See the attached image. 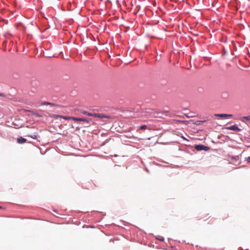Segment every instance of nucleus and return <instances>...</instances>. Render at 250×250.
<instances>
[{
  "mask_svg": "<svg viewBox=\"0 0 250 250\" xmlns=\"http://www.w3.org/2000/svg\"><path fill=\"white\" fill-rule=\"evenodd\" d=\"M92 116L94 117L99 118L101 119L103 118H106V119H113L114 117L110 116H106L104 115L103 114H99V113H94L93 114Z\"/></svg>",
  "mask_w": 250,
  "mask_h": 250,
  "instance_id": "nucleus-1",
  "label": "nucleus"
},
{
  "mask_svg": "<svg viewBox=\"0 0 250 250\" xmlns=\"http://www.w3.org/2000/svg\"><path fill=\"white\" fill-rule=\"evenodd\" d=\"M194 148L197 151L205 150L208 151L209 150V147L203 145H195Z\"/></svg>",
  "mask_w": 250,
  "mask_h": 250,
  "instance_id": "nucleus-2",
  "label": "nucleus"
},
{
  "mask_svg": "<svg viewBox=\"0 0 250 250\" xmlns=\"http://www.w3.org/2000/svg\"><path fill=\"white\" fill-rule=\"evenodd\" d=\"M73 121L78 122V121H83L86 123H89L91 121L90 119H87L84 118H76V119H73Z\"/></svg>",
  "mask_w": 250,
  "mask_h": 250,
  "instance_id": "nucleus-3",
  "label": "nucleus"
},
{
  "mask_svg": "<svg viewBox=\"0 0 250 250\" xmlns=\"http://www.w3.org/2000/svg\"><path fill=\"white\" fill-rule=\"evenodd\" d=\"M214 115L216 117H223V118L231 117L233 116L232 114H215Z\"/></svg>",
  "mask_w": 250,
  "mask_h": 250,
  "instance_id": "nucleus-4",
  "label": "nucleus"
},
{
  "mask_svg": "<svg viewBox=\"0 0 250 250\" xmlns=\"http://www.w3.org/2000/svg\"><path fill=\"white\" fill-rule=\"evenodd\" d=\"M229 130H235V131H240L241 129L238 128L236 125H233L230 126H229L227 128Z\"/></svg>",
  "mask_w": 250,
  "mask_h": 250,
  "instance_id": "nucleus-5",
  "label": "nucleus"
},
{
  "mask_svg": "<svg viewBox=\"0 0 250 250\" xmlns=\"http://www.w3.org/2000/svg\"><path fill=\"white\" fill-rule=\"evenodd\" d=\"M57 117H60L62 118L65 120H73V119H76L75 117H69V116H60V115H56Z\"/></svg>",
  "mask_w": 250,
  "mask_h": 250,
  "instance_id": "nucleus-6",
  "label": "nucleus"
},
{
  "mask_svg": "<svg viewBox=\"0 0 250 250\" xmlns=\"http://www.w3.org/2000/svg\"><path fill=\"white\" fill-rule=\"evenodd\" d=\"M206 121H197L195 122V125H200L201 123L205 122Z\"/></svg>",
  "mask_w": 250,
  "mask_h": 250,
  "instance_id": "nucleus-7",
  "label": "nucleus"
},
{
  "mask_svg": "<svg viewBox=\"0 0 250 250\" xmlns=\"http://www.w3.org/2000/svg\"><path fill=\"white\" fill-rule=\"evenodd\" d=\"M147 128V126L146 125H143L140 126V129L143 130V129H146Z\"/></svg>",
  "mask_w": 250,
  "mask_h": 250,
  "instance_id": "nucleus-8",
  "label": "nucleus"
},
{
  "mask_svg": "<svg viewBox=\"0 0 250 250\" xmlns=\"http://www.w3.org/2000/svg\"><path fill=\"white\" fill-rule=\"evenodd\" d=\"M83 113L84 114L87 115L89 116H92V115H93V113H89V112H86V111H84Z\"/></svg>",
  "mask_w": 250,
  "mask_h": 250,
  "instance_id": "nucleus-9",
  "label": "nucleus"
},
{
  "mask_svg": "<svg viewBox=\"0 0 250 250\" xmlns=\"http://www.w3.org/2000/svg\"><path fill=\"white\" fill-rule=\"evenodd\" d=\"M30 137L33 139H38L37 135H35V134H34L33 135H31V136H30Z\"/></svg>",
  "mask_w": 250,
  "mask_h": 250,
  "instance_id": "nucleus-10",
  "label": "nucleus"
},
{
  "mask_svg": "<svg viewBox=\"0 0 250 250\" xmlns=\"http://www.w3.org/2000/svg\"><path fill=\"white\" fill-rule=\"evenodd\" d=\"M243 118L247 121H250V115L248 116L244 117Z\"/></svg>",
  "mask_w": 250,
  "mask_h": 250,
  "instance_id": "nucleus-11",
  "label": "nucleus"
},
{
  "mask_svg": "<svg viewBox=\"0 0 250 250\" xmlns=\"http://www.w3.org/2000/svg\"><path fill=\"white\" fill-rule=\"evenodd\" d=\"M158 240L161 241H163L164 240V238L163 237H161V238H157Z\"/></svg>",
  "mask_w": 250,
  "mask_h": 250,
  "instance_id": "nucleus-12",
  "label": "nucleus"
},
{
  "mask_svg": "<svg viewBox=\"0 0 250 250\" xmlns=\"http://www.w3.org/2000/svg\"><path fill=\"white\" fill-rule=\"evenodd\" d=\"M246 161H247L248 163H250V157H248V158H247V159H246Z\"/></svg>",
  "mask_w": 250,
  "mask_h": 250,
  "instance_id": "nucleus-13",
  "label": "nucleus"
},
{
  "mask_svg": "<svg viewBox=\"0 0 250 250\" xmlns=\"http://www.w3.org/2000/svg\"><path fill=\"white\" fill-rule=\"evenodd\" d=\"M18 141H26V140L25 139H24V138H21V140L20 139H18Z\"/></svg>",
  "mask_w": 250,
  "mask_h": 250,
  "instance_id": "nucleus-14",
  "label": "nucleus"
},
{
  "mask_svg": "<svg viewBox=\"0 0 250 250\" xmlns=\"http://www.w3.org/2000/svg\"><path fill=\"white\" fill-rule=\"evenodd\" d=\"M182 138H183L184 140H185L186 141H188V140L185 139L183 136L181 137Z\"/></svg>",
  "mask_w": 250,
  "mask_h": 250,
  "instance_id": "nucleus-15",
  "label": "nucleus"
},
{
  "mask_svg": "<svg viewBox=\"0 0 250 250\" xmlns=\"http://www.w3.org/2000/svg\"><path fill=\"white\" fill-rule=\"evenodd\" d=\"M3 94L2 93H0V96H3Z\"/></svg>",
  "mask_w": 250,
  "mask_h": 250,
  "instance_id": "nucleus-16",
  "label": "nucleus"
},
{
  "mask_svg": "<svg viewBox=\"0 0 250 250\" xmlns=\"http://www.w3.org/2000/svg\"><path fill=\"white\" fill-rule=\"evenodd\" d=\"M46 104H52L51 103H46Z\"/></svg>",
  "mask_w": 250,
  "mask_h": 250,
  "instance_id": "nucleus-17",
  "label": "nucleus"
},
{
  "mask_svg": "<svg viewBox=\"0 0 250 250\" xmlns=\"http://www.w3.org/2000/svg\"><path fill=\"white\" fill-rule=\"evenodd\" d=\"M19 143H24L25 142H22V141H21V142H18Z\"/></svg>",
  "mask_w": 250,
  "mask_h": 250,
  "instance_id": "nucleus-18",
  "label": "nucleus"
},
{
  "mask_svg": "<svg viewBox=\"0 0 250 250\" xmlns=\"http://www.w3.org/2000/svg\"><path fill=\"white\" fill-rule=\"evenodd\" d=\"M161 144L163 145H165V143H162Z\"/></svg>",
  "mask_w": 250,
  "mask_h": 250,
  "instance_id": "nucleus-19",
  "label": "nucleus"
},
{
  "mask_svg": "<svg viewBox=\"0 0 250 250\" xmlns=\"http://www.w3.org/2000/svg\"><path fill=\"white\" fill-rule=\"evenodd\" d=\"M0 208H1V207L0 206Z\"/></svg>",
  "mask_w": 250,
  "mask_h": 250,
  "instance_id": "nucleus-20",
  "label": "nucleus"
}]
</instances>
